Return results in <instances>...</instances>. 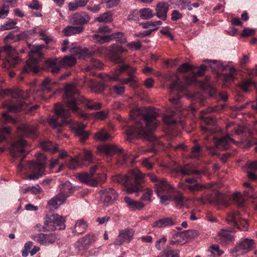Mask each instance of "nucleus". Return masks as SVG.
<instances>
[{
	"label": "nucleus",
	"mask_w": 257,
	"mask_h": 257,
	"mask_svg": "<svg viewBox=\"0 0 257 257\" xmlns=\"http://www.w3.org/2000/svg\"><path fill=\"white\" fill-rule=\"evenodd\" d=\"M66 97L64 98V101L66 105L74 112L79 116L80 118L86 120L88 119L90 115L80 110L78 107L80 104H77V110H74L67 103V100L70 98H77L74 97V95L79 93V91L74 84H68L66 85L65 88Z\"/></svg>",
	"instance_id": "10"
},
{
	"label": "nucleus",
	"mask_w": 257,
	"mask_h": 257,
	"mask_svg": "<svg viewBox=\"0 0 257 257\" xmlns=\"http://www.w3.org/2000/svg\"><path fill=\"white\" fill-rule=\"evenodd\" d=\"M160 198L161 204L167 205L172 200V196L171 195H163L158 196Z\"/></svg>",
	"instance_id": "63"
},
{
	"label": "nucleus",
	"mask_w": 257,
	"mask_h": 257,
	"mask_svg": "<svg viewBox=\"0 0 257 257\" xmlns=\"http://www.w3.org/2000/svg\"><path fill=\"white\" fill-rule=\"evenodd\" d=\"M124 51L125 49L121 46L115 44L111 45L110 47V55L111 60L116 63L121 62L122 59L120 54Z\"/></svg>",
	"instance_id": "23"
},
{
	"label": "nucleus",
	"mask_w": 257,
	"mask_h": 257,
	"mask_svg": "<svg viewBox=\"0 0 257 257\" xmlns=\"http://www.w3.org/2000/svg\"><path fill=\"white\" fill-rule=\"evenodd\" d=\"M243 194L244 196L250 197L252 199L257 198V191L255 188L252 186H249V187L246 188L244 191Z\"/></svg>",
	"instance_id": "51"
},
{
	"label": "nucleus",
	"mask_w": 257,
	"mask_h": 257,
	"mask_svg": "<svg viewBox=\"0 0 257 257\" xmlns=\"http://www.w3.org/2000/svg\"><path fill=\"white\" fill-rule=\"evenodd\" d=\"M144 193L141 197L142 201H152L151 197L153 195V191L149 188H146L144 190Z\"/></svg>",
	"instance_id": "54"
},
{
	"label": "nucleus",
	"mask_w": 257,
	"mask_h": 257,
	"mask_svg": "<svg viewBox=\"0 0 257 257\" xmlns=\"http://www.w3.org/2000/svg\"><path fill=\"white\" fill-rule=\"evenodd\" d=\"M60 192L58 194L65 201L73 192L72 187L70 182L67 181L59 186Z\"/></svg>",
	"instance_id": "31"
},
{
	"label": "nucleus",
	"mask_w": 257,
	"mask_h": 257,
	"mask_svg": "<svg viewBox=\"0 0 257 257\" xmlns=\"http://www.w3.org/2000/svg\"><path fill=\"white\" fill-rule=\"evenodd\" d=\"M56 83V81L50 80L49 78H46L42 82L41 91L48 92L52 89Z\"/></svg>",
	"instance_id": "39"
},
{
	"label": "nucleus",
	"mask_w": 257,
	"mask_h": 257,
	"mask_svg": "<svg viewBox=\"0 0 257 257\" xmlns=\"http://www.w3.org/2000/svg\"><path fill=\"white\" fill-rule=\"evenodd\" d=\"M231 230H228L225 229L220 230L218 232V235L216 237L217 241L222 243L233 242L235 238L232 236L229 232Z\"/></svg>",
	"instance_id": "27"
},
{
	"label": "nucleus",
	"mask_w": 257,
	"mask_h": 257,
	"mask_svg": "<svg viewBox=\"0 0 257 257\" xmlns=\"http://www.w3.org/2000/svg\"><path fill=\"white\" fill-rule=\"evenodd\" d=\"M110 38L111 41L114 40L120 44H124L126 41V37L121 32H117L111 34L110 35Z\"/></svg>",
	"instance_id": "46"
},
{
	"label": "nucleus",
	"mask_w": 257,
	"mask_h": 257,
	"mask_svg": "<svg viewBox=\"0 0 257 257\" xmlns=\"http://www.w3.org/2000/svg\"><path fill=\"white\" fill-rule=\"evenodd\" d=\"M92 39L95 43L99 44H104L111 42L110 35L100 36L98 34H94Z\"/></svg>",
	"instance_id": "45"
},
{
	"label": "nucleus",
	"mask_w": 257,
	"mask_h": 257,
	"mask_svg": "<svg viewBox=\"0 0 257 257\" xmlns=\"http://www.w3.org/2000/svg\"><path fill=\"white\" fill-rule=\"evenodd\" d=\"M158 257H179V250L170 249L164 251L162 254Z\"/></svg>",
	"instance_id": "60"
},
{
	"label": "nucleus",
	"mask_w": 257,
	"mask_h": 257,
	"mask_svg": "<svg viewBox=\"0 0 257 257\" xmlns=\"http://www.w3.org/2000/svg\"><path fill=\"white\" fill-rule=\"evenodd\" d=\"M202 147L200 145H195L192 148L191 157L194 159H198L201 157V151Z\"/></svg>",
	"instance_id": "53"
},
{
	"label": "nucleus",
	"mask_w": 257,
	"mask_h": 257,
	"mask_svg": "<svg viewBox=\"0 0 257 257\" xmlns=\"http://www.w3.org/2000/svg\"><path fill=\"white\" fill-rule=\"evenodd\" d=\"M172 200L174 201L176 205L178 207H181L184 204V198L182 193L178 192L175 195L172 196Z\"/></svg>",
	"instance_id": "48"
},
{
	"label": "nucleus",
	"mask_w": 257,
	"mask_h": 257,
	"mask_svg": "<svg viewBox=\"0 0 257 257\" xmlns=\"http://www.w3.org/2000/svg\"><path fill=\"white\" fill-rule=\"evenodd\" d=\"M86 125L79 123L73 127L75 135L78 137L81 142L85 141L88 137L89 134L84 131Z\"/></svg>",
	"instance_id": "33"
},
{
	"label": "nucleus",
	"mask_w": 257,
	"mask_h": 257,
	"mask_svg": "<svg viewBox=\"0 0 257 257\" xmlns=\"http://www.w3.org/2000/svg\"><path fill=\"white\" fill-rule=\"evenodd\" d=\"M97 169V165H94L90 168L89 173H84L79 174V180L81 182L85 183L92 187L97 186L99 183H103L106 180L105 174H98L96 179H94L93 177Z\"/></svg>",
	"instance_id": "8"
},
{
	"label": "nucleus",
	"mask_w": 257,
	"mask_h": 257,
	"mask_svg": "<svg viewBox=\"0 0 257 257\" xmlns=\"http://www.w3.org/2000/svg\"><path fill=\"white\" fill-rule=\"evenodd\" d=\"M11 133V129L9 127H5L0 129V143L6 139V136Z\"/></svg>",
	"instance_id": "61"
},
{
	"label": "nucleus",
	"mask_w": 257,
	"mask_h": 257,
	"mask_svg": "<svg viewBox=\"0 0 257 257\" xmlns=\"http://www.w3.org/2000/svg\"><path fill=\"white\" fill-rule=\"evenodd\" d=\"M134 232L133 229H127L120 230L118 236L113 244L115 245H121L124 242H129L133 238Z\"/></svg>",
	"instance_id": "20"
},
{
	"label": "nucleus",
	"mask_w": 257,
	"mask_h": 257,
	"mask_svg": "<svg viewBox=\"0 0 257 257\" xmlns=\"http://www.w3.org/2000/svg\"><path fill=\"white\" fill-rule=\"evenodd\" d=\"M253 244V241L252 239L246 238L237 244L232 249L233 253L243 252L250 250Z\"/></svg>",
	"instance_id": "25"
},
{
	"label": "nucleus",
	"mask_w": 257,
	"mask_h": 257,
	"mask_svg": "<svg viewBox=\"0 0 257 257\" xmlns=\"http://www.w3.org/2000/svg\"><path fill=\"white\" fill-rule=\"evenodd\" d=\"M103 67L102 63L98 60L92 59L90 64L87 66L88 70H90L92 68L101 69Z\"/></svg>",
	"instance_id": "56"
},
{
	"label": "nucleus",
	"mask_w": 257,
	"mask_h": 257,
	"mask_svg": "<svg viewBox=\"0 0 257 257\" xmlns=\"http://www.w3.org/2000/svg\"><path fill=\"white\" fill-rule=\"evenodd\" d=\"M217 110L216 107H208L200 112V119L205 124L208 125H213L216 122L215 118L212 116L205 117L204 115L208 113Z\"/></svg>",
	"instance_id": "29"
},
{
	"label": "nucleus",
	"mask_w": 257,
	"mask_h": 257,
	"mask_svg": "<svg viewBox=\"0 0 257 257\" xmlns=\"http://www.w3.org/2000/svg\"><path fill=\"white\" fill-rule=\"evenodd\" d=\"M64 202V199L62 198L59 195H57L49 201L48 204L53 208L56 209Z\"/></svg>",
	"instance_id": "44"
},
{
	"label": "nucleus",
	"mask_w": 257,
	"mask_h": 257,
	"mask_svg": "<svg viewBox=\"0 0 257 257\" xmlns=\"http://www.w3.org/2000/svg\"><path fill=\"white\" fill-rule=\"evenodd\" d=\"M202 190H203V184L198 182L193 185H190L189 187V191L193 193Z\"/></svg>",
	"instance_id": "59"
},
{
	"label": "nucleus",
	"mask_w": 257,
	"mask_h": 257,
	"mask_svg": "<svg viewBox=\"0 0 257 257\" xmlns=\"http://www.w3.org/2000/svg\"><path fill=\"white\" fill-rule=\"evenodd\" d=\"M239 85L242 91L247 92L251 86L254 85V83L251 80L249 79L241 82Z\"/></svg>",
	"instance_id": "52"
},
{
	"label": "nucleus",
	"mask_w": 257,
	"mask_h": 257,
	"mask_svg": "<svg viewBox=\"0 0 257 257\" xmlns=\"http://www.w3.org/2000/svg\"><path fill=\"white\" fill-rule=\"evenodd\" d=\"M128 78L123 79L122 82L123 84H130V85L135 88L137 87V81L136 80V76L134 75H128Z\"/></svg>",
	"instance_id": "55"
},
{
	"label": "nucleus",
	"mask_w": 257,
	"mask_h": 257,
	"mask_svg": "<svg viewBox=\"0 0 257 257\" xmlns=\"http://www.w3.org/2000/svg\"><path fill=\"white\" fill-rule=\"evenodd\" d=\"M178 170L183 175L190 176L192 174H200L202 171L197 170L195 167L192 165H186L185 166H180Z\"/></svg>",
	"instance_id": "35"
},
{
	"label": "nucleus",
	"mask_w": 257,
	"mask_h": 257,
	"mask_svg": "<svg viewBox=\"0 0 257 257\" xmlns=\"http://www.w3.org/2000/svg\"><path fill=\"white\" fill-rule=\"evenodd\" d=\"M187 88V85L183 83L180 79H177L173 81L169 87V90L171 95L175 96V97L169 99L170 101L174 105H177L179 103V99L181 96L179 93L184 91Z\"/></svg>",
	"instance_id": "16"
},
{
	"label": "nucleus",
	"mask_w": 257,
	"mask_h": 257,
	"mask_svg": "<svg viewBox=\"0 0 257 257\" xmlns=\"http://www.w3.org/2000/svg\"><path fill=\"white\" fill-rule=\"evenodd\" d=\"M27 143L22 138H18L14 141L10 148V153L14 159L20 158L23 160L28 154Z\"/></svg>",
	"instance_id": "12"
},
{
	"label": "nucleus",
	"mask_w": 257,
	"mask_h": 257,
	"mask_svg": "<svg viewBox=\"0 0 257 257\" xmlns=\"http://www.w3.org/2000/svg\"><path fill=\"white\" fill-rule=\"evenodd\" d=\"M198 200L202 204H213L218 208L222 206L226 207L228 205L226 198L217 190L202 196Z\"/></svg>",
	"instance_id": "9"
},
{
	"label": "nucleus",
	"mask_w": 257,
	"mask_h": 257,
	"mask_svg": "<svg viewBox=\"0 0 257 257\" xmlns=\"http://www.w3.org/2000/svg\"><path fill=\"white\" fill-rule=\"evenodd\" d=\"M17 24V20H10L7 22L5 24L1 26L0 27L1 31L11 30L15 28V25Z\"/></svg>",
	"instance_id": "50"
},
{
	"label": "nucleus",
	"mask_w": 257,
	"mask_h": 257,
	"mask_svg": "<svg viewBox=\"0 0 257 257\" xmlns=\"http://www.w3.org/2000/svg\"><path fill=\"white\" fill-rule=\"evenodd\" d=\"M65 218L58 214H54L47 217L44 222V231L55 230L56 229L62 230L65 228Z\"/></svg>",
	"instance_id": "11"
},
{
	"label": "nucleus",
	"mask_w": 257,
	"mask_h": 257,
	"mask_svg": "<svg viewBox=\"0 0 257 257\" xmlns=\"http://www.w3.org/2000/svg\"><path fill=\"white\" fill-rule=\"evenodd\" d=\"M143 174L138 170H133L128 174L117 175L112 177V180L126 187V192L131 194L143 190Z\"/></svg>",
	"instance_id": "3"
},
{
	"label": "nucleus",
	"mask_w": 257,
	"mask_h": 257,
	"mask_svg": "<svg viewBox=\"0 0 257 257\" xmlns=\"http://www.w3.org/2000/svg\"><path fill=\"white\" fill-rule=\"evenodd\" d=\"M138 115L141 116V120L127 129L126 134L128 137L146 138L158 125V115L153 109L137 108L133 110L131 116L135 119Z\"/></svg>",
	"instance_id": "1"
},
{
	"label": "nucleus",
	"mask_w": 257,
	"mask_h": 257,
	"mask_svg": "<svg viewBox=\"0 0 257 257\" xmlns=\"http://www.w3.org/2000/svg\"><path fill=\"white\" fill-rule=\"evenodd\" d=\"M54 111L57 117H51L49 118L48 120L49 124L53 127L56 128L70 122V120H67L70 116V112L69 110L64 109L61 104H56Z\"/></svg>",
	"instance_id": "7"
},
{
	"label": "nucleus",
	"mask_w": 257,
	"mask_h": 257,
	"mask_svg": "<svg viewBox=\"0 0 257 257\" xmlns=\"http://www.w3.org/2000/svg\"><path fill=\"white\" fill-rule=\"evenodd\" d=\"M42 48L41 45L34 46L31 49L29 53V59L27 61L26 65L23 69V73H29L33 72L35 73L38 72L39 66L38 63L42 57L41 50Z\"/></svg>",
	"instance_id": "6"
},
{
	"label": "nucleus",
	"mask_w": 257,
	"mask_h": 257,
	"mask_svg": "<svg viewBox=\"0 0 257 257\" xmlns=\"http://www.w3.org/2000/svg\"><path fill=\"white\" fill-rule=\"evenodd\" d=\"M247 170L257 171V161H248L246 164Z\"/></svg>",
	"instance_id": "64"
},
{
	"label": "nucleus",
	"mask_w": 257,
	"mask_h": 257,
	"mask_svg": "<svg viewBox=\"0 0 257 257\" xmlns=\"http://www.w3.org/2000/svg\"><path fill=\"white\" fill-rule=\"evenodd\" d=\"M199 233L197 230L189 229L183 231L177 235V236L185 238L186 239H191L197 237Z\"/></svg>",
	"instance_id": "40"
},
{
	"label": "nucleus",
	"mask_w": 257,
	"mask_h": 257,
	"mask_svg": "<svg viewBox=\"0 0 257 257\" xmlns=\"http://www.w3.org/2000/svg\"><path fill=\"white\" fill-rule=\"evenodd\" d=\"M95 20L99 22L108 23L112 21V15L110 12H107L99 15L95 19Z\"/></svg>",
	"instance_id": "49"
},
{
	"label": "nucleus",
	"mask_w": 257,
	"mask_h": 257,
	"mask_svg": "<svg viewBox=\"0 0 257 257\" xmlns=\"http://www.w3.org/2000/svg\"><path fill=\"white\" fill-rule=\"evenodd\" d=\"M36 156L37 160L36 161H31L29 164V168L31 174L27 176V179L29 180H37L45 175V165L44 163L46 160V157L44 154L40 152L37 153Z\"/></svg>",
	"instance_id": "5"
},
{
	"label": "nucleus",
	"mask_w": 257,
	"mask_h": 257,
	"mask_svg": "<svg viewBox=\"0 0 257 257\" xmlns=\"http://www.w3.org/2000/svg\"><path fill=\"white\" fill-rule=\"evenodd\" d=\"M94 138L96 140L102 142H105L112 139V137L106 132L104 129H102L99 132L96 133Z\"/></svg>",
	"instance_id": "43"
},
{
	"label": "nucleus",
	"mask_w": 257,
	"mask_h": 257,
	"mask_svg": "<svg viewBox=\"0 0 257 257\" xmlns=\"http://www.w3.org/2000/svg\"><path fill=\"white\" fill-rule=\"evenodd\" d=\"M18 135L32 138H35L37 136V128L33 125L24 124L19 127Z\"/></svg>",
	"instance_id": "24"
},
{
	"label": "nucleus",
	"mask_w": 257,
	"mask_h": 257,
	"mask_svg": "<svg viewBox=\"0 0 257 257\" xmlns=\"http://www.w3.org/2000/svg\"><path fill=\"white\" fill-rule=\"evenodd\" d=\"M84 30V28L83 26H68L63 29V32L65 36H69L72 35L80 34L82 33Z\"/></svg>",
	"instance_id": "36"
},
{
	"label": "nucleus",
	"mask_w": 257,
	"mask_h": 257,
	"mask_svg": "<svg viewBox=\"0 0 257 257\" xmlns=\"http://www.w3.org/2000/svg\"><path fill=\"white\" fill-rule=\"evenodd\" d=\"M67 102L74 110H77V104H82L90 110H98L102 107L101 103L93 102L92 100L86 99L82 96H79L77 98H70Z\"/></svg>",
	"instance_id": "13"
},
{
	"label": "nucleus",
	"mask_w": 257,
	"mask_h": 257,
	"mask_svg": "<svg viewBox=\"0 0 257 257\" xmlns=\"http://www.w3.org/2000/svg\"><path fill=\"white\" fill-rule=\"evenodd\" d=\"M234 142L233 139H231L228 135H227L215 140L214 143L216 148L222 150H225L229 147L231 143Z\"/></svg>",
	"instance_id": "30"
},
{
	"label": "nucleus",
	"mask_w": 257,
	"mask_h": 257,
	"mask_svg": "<svg viewBox=\"0 0 257 257\" xmlns=\"http://www.w3.org/2000/svg\"><path fill=\"white\" fill-rule=\"evenodd\" d=\"M87 228V224L84 220H78L75 223L72 232L75 235L79 234L84 232Z\"/></svg>",
	"instance_id": "38"
},
{
	"label": "nucleus",
	"mask_w": 257,
	"mask_h": 257,
	"mask_svg": "<svg viewBox=\"0 0 257 257\" xmlns=\"http://www.w3.org/2000/svg\"><path fill=\"white\" fill-rule=\"evenodd\" d=\"M4 94L14 98L20 99L18 104L8 106V111L14 112H17L25 109V106L27 105V103L24 100H26L30 97L29 92H24L19 89L14 90L7 89L4 91Z\"/></svg>",
	"instance_id": "4"
},
{
	"label": "nucleus",
	"mask_w": 257,
	"mask_h": 257,
	"mask_svg": "<svg viewBox=\"0 0 257 257\" xmlns=\"http://www.w3.org/2000/svg\"><path fill=\"white\" fill-rule=\"evenodd\" d=\"M168 10V4L164 2H160L156 5V15L158 18L165 20L167 17Z\"/></svg>",
	"instance_id": "26"
},
{
	"label": "nucleus",
	"mask_w": 257,
	"mask_h": 257,
	"mask_svg": "<svg viewBox=\"0 0 257 257\" xmlns=\"http://www.w3.org/2000/svg\"><path fill=\"white\" fill-rule=\"evenodd\" d=\"M124 201L127 204V206L131 210H141L145 205L140 201H135L128 196L124 197Z\"/></svg>",
	"instance_id": "32"
},
{
	"label": "nucleus",
	"mask_w": 257,
	"mask_h": 257,
	"mask_svg": "<svg viewBox=\"0 0 257 257\" xmlns=\"http://www.w3.org/2000/svg\"><path fill=\"white\" fill-rule=\"evenodd\" d=\"M140 16L142 19L148 20L152 18L154 14L153 11L150 8H143L140 11Z\"/></svg>",
	"instance_id": "47"
},
{
	"label": "nucleus",
	"mask_w": 257,
	"mask_h": 257,
	"mask_svg": "<svg viewBox=\"0 0 257 257\" xmlns=\"http://www.w3.org/2000/svg\"><path fill=\"white\" fill-rule=\"evenodd\" d=\"M178 6L181 10L187 9L188 10H192V5L190 0H180Z\"/></svg>",
	"instance_id": "57"
},
{
	"label": "nucleus",
	"mask_w": 257,
	"mask_h": 257,
	"mask_svg": "<svg viewBox=\"0 0 257 257\" xmlns=\"http://www.w3.org/2000/svg\"><path fill=\"white\" fill-rule=\"evenodd\" d=\"M175 224L172 218L166 217L156 221L153 224L154 227L163 228L170 226Z\"/></svg>",
	"instance_id": "37"
},
{
	"label": "nucleus",
	"mask_w": 257,
	"mask_h": 257,
	"mask_svg": "<svg viewBox=\"0 0 257 257\" xmlns=\"http://www.w3.org/2000/svg\"><path fill=\"white\" fill-rule=\"evenodd\" d=\"M69 51L72 54L71 56H66L63 58L50 59L47 61L46 63L51 73H57L62 67H71L74 65L76 62V58L81 59L85 56L91 57L94 53L89 51L86 48L80 46L70 48Z\"/></svg>",
	"instance_id": "2"
},
{
	"label": "nucleus",
	"mask_w": 257,
	"mask_h": 257,
	"mask_svg": "<svg viewBox=\"0 0 257 257\" xmlns=\"http://www.w3.org/2000/svg\"><path fill=\"white\" fill-rule=\"evenodd\" d=\"M31 238L37 243L43 245H48L53 244L58 239L57 236L55 233L48 234L43 233H35L32 235Z\"/></svg>",
	"instance_id": "19"
},
{
	"label": "nucleus",
	"mask_w": 257,
	"mask_h": 257,
	"mask_svg": "<svg viewBox=\"0 0 257 257\" xmlns=\"http://www.w3.org/2000/svg\"><path fill=\"white\" fill-rule=\"evenodd\" d=\"M81 160L84 162H87L89 163L93 162V156L91 151L84 150V155Z\"/></svg>",
	"instance_id": "58"
},
{
	"label": "nucleus",
	"mask_w": 257,
	"mask_h": 257,
	"mask_svg": "<svg viewBox=\"0 0 257 257\" xmlns=\"http://www.w3.org/2000/svg\"><path fill=\"white\" fill-rule=\"evenodd\" d=\"M126 71L128 75H134L136 71V69L130 67L128 65L122 64L118 65L117 68L111 73L104 74L102 75V78L105 80L118 81H119V75L121 73Z\"/></svg>",
	"instance_id": "15"
},
{
	"label": "nucleus",
	"mask_w": 257,
	"mask_h": 257,
	"mask_svg": "<svg viewBox=\"0 0 257 257\" xmlns=\"http://www.w3.org/2000/svg\"><path fill=\"white\" fill-rule=\"evenodd\" d=\"M93 115L95 119L103 120L105 119L108 115V112L104 110H101L94 112Z\"/></svg>",
	"instance_id": "62"
},
{
	"label": "nucleus",
	"mask_w": 257,
	"mask_h": 257,
	"mask_svg": "<svg viewBox=\"0 0 257 257\" xmlns=\"http://www.w3.org/2000/svg\"><path fill=\"white\" fill-rule=\"evenodd\" d=\"M227 223L241 230L245 231L248 228V222L246 219H242L238 212H231L226 217Z\"/></svg>",
	"instance_id": "18"
},
{
	"label": "nucleus",
	"mask_w": 257,
	"mask_h": 257,
	"mask_svg": "<svg viewBox=\"0 0 257 257\" xmlns=\"http://www.w3.org/2000/svg\"><path fill=\"white\" fill-rule=\"evenodd\" d=\"M119 151H121V149L117 148L116 146L113 145L99 146L97 148V152L99 154H103L106 155H111Z\"/></svg>",
	"instance_id": "28"
},
{
	"label": "nucleus",
	"mask_w": 257,
	"mask_h": 257,
	"mask_svg": "<svg viewBox=\"0 0 257 257\" xmlns=\"http://www.w3.org/2000/svg\"><path fill=\"white\" fill-rule=\"evenodd\" d=\"M88 1L89 0H74V2L68 4V9L70 11H76L78 8L86 6Z\"/></svg>",
	"instance_id": "42"
},
{
	"label": "nucleus",
	"mask_w": 257,
	"mask_h": 257,
	"mask_svg": "<svg viewBox=\"0 0 257 257\" xmlns=\"http://www.w3.org/2000/svg\"><path fill=\"white\" fill-rule=\"evenodd\" d=\"M90 20L89 15L85 12L76 13L71 16L69 19V22L73 25L83 26L87 24Z\"/></svg>",
	"instance_id": "21"
},
{
	"label": "nucleus",
	"mask_w": 257,
	"mask_h": 257,
	"mask_svg": "<svg viewBox=\"0 0 257 257\" xmlns=\"http://www.w3.org/2000/svg\"><path fill=\"white\" fill-rule=\"evenodd\" d=\"M117 195L112 188H108L101 191L100 200L106 206L112 204L117 199Z\"/></svg>",
	"instance_id": "22"
},
{
	"label": "nucleus",
	"mask_w": 257,
	"mask_h": 257,
	"mask_svg": "<svg viewBox=\"0 0 257 257\" xmlns=\"http://www.w3.org/2000/svg\"><path fill=\"white\" fill-rule=\"evenodd\" d=\"M31 34H35L40 37V39L43 40L46 44L49 43L52 41V38L47 35L46 30L44 29H39L34 28L30 31Z\"/></svg>",
	"instance_id": "34"
},
{
	"label": "nucleus",
	"mask_w": 257,
	"mask_h": 257,
	"mask_svg": "<svg viewBox=\"0 0 257 257\" xmlns=\"http://www.w3.org/2000/svg\"><path fill=\"white\" fill-rule=\"evenodd\" d=\"M40 146L43 150L49 151L52 153H54L58 151L57 147L49 141L42 142L40 144Z\"/></svg>",
	"instance_id": "41"
},
{
	"label": "nucleus",
	"mask_w": 257,
	"mask_h": 257,
	"mask_svg": "<svg viewBox=\"0 0 257 257\" xmlns=\"http://www.w3.org/2000/svg\"><path fill=\"white\" fill-rule=\"evenodd\" d=\"M148 176L150 180L155 183L156 192L158 196L163 194H170L174 190V188L165 179H159L158 177L153 174H149Z\"/></svg>",
	"instance_id": "14"
},
{
	"label": "nucleus",
	"mask_w": 257,
	"mask_h": 257,
	"mask_svg": "<svg viewBox=\"0 0 257 257\" xmlns=\"http://www.w3.org/2000/svg\"><path fill=\"white\" fill-rule=\"evenodd\" d=\"M96 240V237L94 234L88 233L78 240L74 245L78 252L83 254Z\"/></svg>",
	"instance_id": "17"
}]
</instances>
